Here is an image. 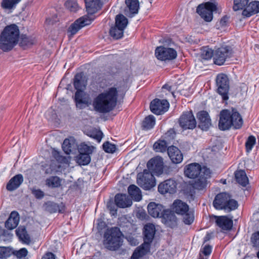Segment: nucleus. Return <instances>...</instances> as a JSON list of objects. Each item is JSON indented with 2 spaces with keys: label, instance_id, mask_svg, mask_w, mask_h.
<instances>
[{
  "label": "nucleus",
  "instance_id": "69168bd1",
  "mask_svg": "<svg viewBox=\"0 0 259 259\" xmlns=\"http://www.w3.org/2000/svg\"><path fill=\"white\" fill-rule=\"evenodd\" d=\"M229 17L227 16H224L220 21V23L221 26H225L227 25L228 20Z\"/></svg>",
  "mask_w": 259,
  "mask_h": 259
},
{
  "label": "nucleus",
  "instance_id": "6e6552de",
  "mask_svg": "<svg viewBox=\"0 0 259 259\" xmlns=\"http://www.w3.org/2000/svg\"><path fill=\"white\" fill-rule=\"evenodd\" d=\"M216 10L217 5L215 3L206 2L199 5L196 12L205 21L210 22L212 19V13Z\"/></svg>",
  "mask_w": 259,
  "mask_h": 259
},
{
  "label": "nucleus",
  "instance_id": "412c9836",
  "mask_svg": "<svg viewBox=\"0 0 259 259\" xmlns=\"http://www.w3.org/2000/svg\"><path fill=\"white\" fill-rule=\"evenodd\" d=\"M167 154L171 161L176 164L181 163L183 159V155L178 148L171 146L167 148Z\"/></svg>",
  "mask_w": 259,
  "mask_h": 259
},
{
  "label": "nucleus",
  "instance_id": "a19ab883",
  "mask_svg": "<svg viewBox=\"0 0 259 259\" xmlns=\"http://www.w3.org/2000/svg\"><path fill=\"white\" fill-rule=\"evenodd\" d=\"M124 29L115 25L112 27L110 30V35L114 39H118L123 36Z\"/></svg>",
  "mask_w": 259,
  "mask_h": 259
},
{
  "label": "nucleus",
  "instance_id": "774afa93",
  "mask_svg": "<svg viewBox=\"0 0 259 259\" xmlns=\"http://www.w3.org/2000/svg\"><path fill=\"white\" fill-rule=\"evenodd\" d=\"M162 88L163 89H166L167 90L170 91H171V86L168 85V84H164L163 87H162Z\"/></svg>",
  "mask_w": 259,
  "mask_h": 259
},
{
  "label": "nucleus",
  "instance_id": "9b49d317",
  "mask_svg": "<svg viewBox=\"0 0 259 259\" xmlns=\"http://www.w3.org/2000/svg\"><path fill=\"white\" fill-rule=\"evenodd\" d=\"M155 55L158 60L166 61L175 59L177 56V53L174 49L160 46L156 48Z\"/></svg>",
  "mask_w": 259,
  "mask_h": 259
},
{
  "label": "nucleus",
  "instance_id": "a211bd4d",
  "mask_svg": "<svg viewBox=\"0 0 259 259\" xmlns=\"http://www.w3.org/2000/svg\"><path fill=\"white\" fill-rule=\"evenodd\" d=\"M215 222L218 227L223 231L230 230L233 227V220L227 216H215Z\"/></svg>",
  "mask_w": 259,
  "mask_h": 259
},
{
  "label": "nucleus",
  "instance_id": "37998d69",
  "mask_svg": "<svg viewBox=\"0 0 259 259\" xmlns=\"http://www.w3.org/2000/svg\"><path fill=\"white\" fill-rule=\"evenodd\" d=\"M88 135L100 143L103 138V134L101 131L94 128L89 132Z\"/></svg>",
  "mask_w": 259,
  "mask_h": 259
},
{
  "label": "nucleus",
  "instance_id": "bf43d9fd",
  "mask_svg": "<svg viewBox=\"0 0 259 259\" xmlns=\"http://www.w3.org/2000/svg\"><path fill=\"white\" fill-rule=\"evenodd\" d=\"M31 193L36 198L39 199H42L45 195L44 192L40 189H36L33 188L31 189Z\"/></svg>",
  "mask_w": 259,
  "mask_h": 259
},
{
  "label": "nucleus",
  "instance_id": "f8f14e48",
  "mask_svg": "<svg viewBox=\"0 0 259 259\" xmlns=\"http://www.w3.org/2000/svg\"><path fill=\"white\" fill-rule=\"evenodd\" d=\"M147 166L150 172L153 175L159 176L163 171V158L160 156H155L148 161Z\"/></svg>",
  "mask_w": 259,
  "mask_h": 259
},
{
  "label": "nucleus",
  "instance_id": "5701e85b",
  "mask_svg": "<svg viewBox=\"0 0 259 259\" xmlns=\"http://www.w3.org/2000/svg\"><path fill=\"white\" fill-rule=\"evenodd\" d=\"M144 245H148L150 247V244L153 241L155 233V228L154 225L148 224L144 226Z\"/></svg>",
  "mask_w": 259,
  "mask_h": 259
},
{
  "label": "nucleus",
  "instance_id": "aec40b11",
  "mask_svg": "<svg viewBox=\"0 0 259 259\" xmlns=\"http://www.w3.org/2000/svg\"><path fill=\"white\" fill-rule=\"evenodd\" d=\"M197 117L199 121V127L202 130H207L211 124L208 113L206 111H200L198 112Z\"/></svg>",
  "mask_w": 259,
  "mask_h": 259
},
{
  "label": "nucleus",
  "instance_id": "8fccbe9b",
  "mask_svg": "<svg viewBox=\"0 0 259 259\" xmlns=\"http://www.w3.org/2000/svg\"><path fill=\"white\" fill-rule=\"evenodd\" d=\"M249 0H234L233 9L236 11L243 9L248 4Z\"/></svg>",
  "mask_w": 259,
  "mask_h": 259
},
{
  "label": "nucleus",
  "instance_id": "1a4fd4ad",
  "mask_svg": "<svg viewBox=\"0 0 259 259\" xmlns=\"http://www.w3.org/2000/svg\"><path fill=\"white\" fill-rule=\"evenodd\" d=\"M216 84L218 87V93L221 95L224 100L228 99V92L229 90V80L225 74L221 73L216 77Z\"/></svg>",
  "mask_w": 259,
  "mask_h": 259
},
{
  "label": "nucleus",
  "instance_id": "6ab92c4d",
  "mask_svg": "<svg viewBox=\"0 0 259 259\" xmlns=\"http://www.w3.org/2000/svg\"><path fill=\"white\" fill-rule=\"evenodd\" d=\"M126 7L124 14L130 17H133L138 13L139 9V2L138 0H125Z\"/></svg>",
  "mask_w": 259,
  "mask_h": 259
},
{
  "label": "nucleus",
  "instance_id": "bb28decb",
  "mask_svg": "<svg viewBox=\"0 0 259 259\" xmlns=\"http://www.w3.org/2000/svg\"><path fill=\"white\" fill-rule=\"evenodd\" d=\"M115 202L117 206L120 208H125L130 206L132 204V201L129 197L123 194H117L115 195Z\"/></svg>",
  "mask_w": 259,
  "mask_h": 259
},
{
  "label": "nucleus",
  "instance_id": "c85d7f7f",
  "mask_svg": "<svg viewBox=\"0 0 259 259\" xmlns=\"http://www.w3.org/2000/svg\"><path fill=\"white\" fill-rule=\"evenodd\" d=\"M259 13V1L250 2L242 11V15L246 17Z\"/></svg>",
  "mask_w": 259,
  "mask_h": 259
},
{
  "label": "nucleus",
  "instance_id": "473e14b6",
  "mask_svg": "<svg viewBox=\"0 0 259 259\" xmlns=\"http://www.w3.org/2000/svg\"><path fill=\"white\" fill-rule=\"evenodd\" d=\"M45 210L51 213L57 212L63 213L65 210L63 205H60L54 202L48 201L45 203Z\"/></svg>",
  "mask_w": 259,
  "mask_h": 259
},
{
  "label": "nucleus",
  "instance_id": "0eeeda50",
  "mask_svg": "<svg viewBox=\"0 0 259 259\" xmlns=\"http://www.w3.org/2000/svg\"><path fill=\"white\" fill-rule=\"evenodd\" d=\"M137 182L145 190H150L155 186V180L153 175L147 169H145L143 172L138 174Z\"/></svg>",
  "mask_w": 259,
  "mask_h": 259
},
{
  "label": "nucleus",
  "instance_id": "680f3d73",
  "mask_svg": "<svg viewBox=\"0 0 259 259\" xmlns=\"http://www.w3.org/2000/svg\"><path fill=\"white\" fill-rule=\"evenodd\" d=\"M211 249L212 247L209 245H205L200 251V255L201 256L202 254L205 256L209 255L211 252Z\"/></svg>",
  "mask_w": 259,
  "mask_h": 259
},
{
  "label": "nucleus",
  "instance_id": "f03ea898",
  "mask_svg": "<svg viewBox=\"0 0 259 259\" xmlns=\"http://www.w3.org/2000/svg\"><path fill=\"white\" fill-rule=\"evenodd\" d=\"M84 2L88 15L78 18L69 26L67 30L69 37H72L82 27L91 24L95 18L93 14L103 6L101 0H84Z\"/></svg>",
  "mask_w": 259,
  "mask_h": 259
},
{
  "label": "nucleus",
  "instance_id": "338daca9",
  "mask_svg": "<svg viewBox=\"0 0 259 259\" xmlns=\"http://www.w3.org/2000/svg\"><path fill=\"white\" fill-rule=\"evenodd\" d=\"M41 259H55V255L52 252H48Z\"/></svg>",
  "mask_w": 259,
  "mask_h": 259
},
{
  "label": "nucleus",
  "instance_id": "e2e57ef3",
  "mask_svg": "<svg viewBox=\"0 0 259 259\" xmlns=\"http://www.w3.org/2000/svg\"><path fill=\"white\" fill-rule=\"evenodd\" d=\"M107 208L110 211L111 215H115L117 214V209L116 206L113 204H108Z\"/></svg>",
  "mask_w": 259,
  "mask_h": 259
},
{
  "label": "nucleus",
  "instance_id": "4d7b16f0",
  "mask_svg": "<svg viewBox=\"0 0 259 259\" xmlns=\"http://www.w3.org/2000/svg\"><path fill=\"white\" fill-rule=\"evenodd\" d=\"M251 242L253 246L259 248V232L254 233L251 237Z\"/></svg>",
  "mask_w": 259,
  "mask_h": 259
},
{
  "label": "nucleus",
  "instance_id": "5fc2aeb1",
  "mask_svg": "<svg viewBox=\"0 0 259 259\" xmlns=\"http://www.w3.org/2000/svg\"><path fill=\"white\" fill-rule=\"evenodd\" d=\"M62 149L64 152L67 154H70L72 152V145L68 139H65L62 144Z\"/></svg>",
  "mask_w": 259,
  "mask_h": 259
},
{
  "label": "nucleus",
  "instance_id": "72a5a7b5",
  "mask_svg": "<svg viewBox=\"0 0 259 259\" xmlns=\"http://www.w3.org/2000/svg\"><path fill=\"white\" fill-rule=\"evenodd\" d=\"M128 193L131 198L136 201H139L142 199L141 190L135 185H131L128 187Z\"/></svg>",
  "mask_w": 259,
  "mask_h": 259
},
{
  "label": "nucleus",
  "instance_id": "13d9d810",
  "mask_svg": "<svg viewBox=\"0 0 259 259\" xmlns=\"http://www.w3.org/2000/svg\"><path fill=\"white\" fill-rule=\"evenodd\" d=\"M10 255V250L8 248L0 246V258H6Z\"/></svg>",
  "mask_w": 259,
  "mask_h": 259
},
{
  "label": "nucleus",
  "instance_id": "f257e3e1",
  "mask_svg": "<svg viewBox=\"0 0 259 259\" xmlns=\"http://www.w3.org/2000/svg\"><path fill=\"white\" fill-rule=\"evenodd\" d=\"M118 99V90L114 87H110L99 94L94 99L93 106L95 111L109 113L116 107Z\"/></svg>",
  "mask_w": 259,
  "mask_h": 259
},
{
  "label": "nucleus",
  "instance_id": "79ce46f5",
  "mask_svg": "<svg viewBox=\"0 0 259 259\" xmlns=\"http://www.w3.org/2000/svg\"><path fill=\"white\" fill-rule=\"evenodd\" d=\"M155 123V119L153 115L146 117L143 122V127L146 129L152 128Z\"/></svg>",
  "mask_w": 259,
  "mask_h": 259
},
{
  "label": "nucleus",
  "instance_id": "f704fd0d",
  "mask_svg": "<svg viewBox=\"0 0 259 259\" xmlns=\"http://www.w3.org/2000/svg\"><path fill=\"white\" fill-rule=\"evenodd\" d=\"M150 250L148 245L143 244L141 246L137 247L133 252L131 259H139L140 257L145 255Z\"/></svg>",
  "mask_w": 259,
  "mask_h": 259
},
{
  "label": "nucleus",
  "instance_id": "de8ad7c7",
  "mask_svg": "<svg viewBox=\"0 0 259 259\" xmlns=\"http://www.w3.org/2000/svg\"><path fill=\"white\" fill-rule=\"evenodd\" d=\"M65 7L70 12H76L79 9L77 2L73 0H68L65 3Z\"/></svg>",
  "mask_w": 259,
  "mask_h": 259
},
{
  "label": "nucleus",
  "instance_id": "603ef678",
  "mask_svg": "<svg viewBox=\"0 0 259 259\" xmlns=\"http://www.w3.org/2000/svg\"><path fill=\"white\" fill-rule=\"evenodd\" d=\"M103 148L106 152L109 153L115 152L117 149L115 144H112L109 142H106L103 144Z\"/></svg>",
  "mask_w": 259,
  "mask_h": 259
},
{
  "label": "nucleus",
  "instance_id": "58836bf2",
  "mask_svg": "<svg viewBox=\"0 0 259 259\" xmlns=\"http://www.w3.org/2000/svg\"><path fill=\"white\" fill-rule=\"evenodd\" d=\"M35 42V38L32 36H27L25 35L21 36L20 45L24 49L29 47Z\"/></svg>",
  "mask_w": 259,
  "mask_h": 259
},
{
  "label": "nucleus",
  "instance_id": "b1692460",
  "mask_svg": "<svg viewBox=\"0 0 259 259\" xmlns=\"http://www.w3.org/2000/svg\"><path fill=\"white\" fill-rule=\"evenodd\" d=\"M149 214L153 218H161L165 210L160 204L155 202H150L147 207Z\"/></svg>",
  "mask_w": 259,
  "mask_h": 259
},
{
  "label": "nucleus",
  "instance_id": "423d86ee",
  "mask_svg": "<svg viewBox=\"0 0 259 259\" xmlns=\"http://www.w3.org/2000/svg\"><path fill=\"white\" fill-rule=\"evenodd\" d=\"M175 134L172 130L168 131L160 139L155 142L153 146L154 150L156 152L163 153L167 151L168 145L175 138Z\"/></svg>",
  "mask_w": 259,
  "mask_h": 259
},
{
  "label": "nucleus",
  "instance_id": "2eb2a0df",
  "mask_svg": "<svg viewBox=\"0 0 259 259\" xmlns=\"http://www.w3.org/2000/svg\"><path fill=\"white\" fill-rule=\"evenodd\" d=\"M201 175L193 183V187L196 190H202L205 189L208 184V179L211 177V172L209 168L203 167Z\"/></svg>",
  "mask_w": 259,
  "mask_h": 259
},
{
  "label": "nucleus",
  "instance_id": "7c9ffc66",
  "mask_svg": "<svg viewBox=\"0 0 259 259\" xmlns=\"http://www.w3.org/2000/svg\"><path fill=\"white\" fill-rule=\"evenodd\" d=\"M19 222V215L16 211H12L5 223V227L9 230L15 228Z\"/></svg>",
  "mask_w": 259,
  "mask_h": 259
},
{
  "label": "nucleus",
  "instance_id": "ea45409f",
  "mask_svg": "<svg viewBox=\"0 0 259 259\" xmlns=\"http://www.w3.org/2000/svg\"><path fill=\"white\" fill-rule=\"evenodd\" d=\"M128 23L127 18L122 14L116 16L115 18V24L116 27H118L124 30Z\"/></svg>",
  "mask_w": 259,
  "mask_h": 259
},
{
  "label": "nucleus",
  "instance_id": "dca6fc26",
  "mask_svg": "<svg viewBox=\"0 0 259 259\" xmlns=\"http://www.w3.org/2000/svg\"><path fill=\"white\" fill-rule=\"evenodd\" d=\"M202 168L201 165L196 163H192L186 166L184 173L186 176L191 179H194L201 175Z\"/></svg>",
  "mask_w": 259,
  "mask_h": 259
},
{
  "label": "nucleus",
  "instance_id": "49530a36",
  "mask_svg": "<svg viewBox=\"0 0 259 259\" xmlns=\"http://www.w3.org/2000/svg\"><path fill=\"white\" fill-rule=\"evenodd\" d=\"M21 0H3L2 7L6 9H11L15 7Z\"/></svg>",
  "mask_w": 259,
  "mask_h": 259
},
{
  "label": "nucleus",
  "instance_id": "c03bdc74",
  "mask_svg": "<svg viewBox=\"0 0 259 259\" xmlns=\"http://www.w3.org/2000/svg\"><path fill=\"white\" fill-rule=\"evenodd\" d=\"M226 204V205L225 206V208H223V209L228 211L235 210L238 207L237 201L234 199H231L230 195L229 196V199H228Z\"/></svg>",
  "mask_w": 259,
  "mask_h": 259
},
{
  "label": "nucleus",
  "instance_id": "20e7f679",
  "mask_svg": "<svg viewBox=\"0 0 259 259\" xmlns=\"http://www.w3.org/2000/svg\"><path fill=\"white\" fill-rule=\"evenodd\" d=\"M19 30L16 24L6 26L0 35V49L4 52L11 50L17 44Z\"/></svg>",
  "mask_w": 259,
  "mask_h": 259
},
{
  "label": "nucleus",
  "instance_id": "9d476101",
  "mask_svg": "<svg viewBox=\"0 0 259 259\" xmlns=\"http://www.w3.org/2000/svg\"><path fill=\"white\" fill-rule=\"evenodd\" d=\"M232 53V49L229 46H223L218 48L214 53V63L218 65L224 64L226 59L231 57Z\"/></svg>",
  "mask_w": 259,
  "mask_h": 259
},
{
  "label": "nucleus",
  "instance_id": "4468645a",
  "mask_svg": "<svg viewBox=\"0 0 259 259\" xmlns=\"http://www.w3.org/2000/svg\"><path fill=\"white\" fill-rule=\"evenodd\" d=\"M169 103L166 100L155 99L150 103L151 111L155 114L160 115L165 112L169 108Z\"/></svg>",
  "mask_w": 259,
  "mask_h": 259
},
{
  "label": "nucleus",
  "instance_id": "2f4dec72",
  "mask_svg": "<svg viewBox=\"0 0 259 259\" xmlns=\"http://www.w3.org/2000/svg\"><path fill=\"white\" fill-rule=\"evenodd\" d=\"M172 209L177 214L183 215L189 210V206L182 201L176 200L173 203Z\"/></svg>",
  "mask_w": 259,
  "mask_h": 259
},
{
  "label": "nucleus",
  "instance_id": "052dcab7",
  "mask_svg": "<svg viewBox=\"0 0 259 259\" xmlns=\"http://www.w3.org/2000/svg\"><path fill=\"white\" fill-rule=\"evenodd\" d=\"M28 253L27 250L23 248L20 249V250L16 251L15 252V255L19 258H22L23 257H25Z\"/></svg>",
  "mask_w": 259,
  "mask_h": 259
},
{
  "label": "nucleus",
  "instance_id": "c756f323",
  "mask_svg": "<svg viewBox=\"0 0 259 259\" xmlns=\"http://www.w3.org/2000/svg\"><path fill=\"white\" fill-rule=\"evenodd\" d=\"M87 84V79L82 72L77 73L74 78V87L76 90H84Z\"/></svg>",
  "mask_w": 259,
  "mask_h": 259
},
{
  "label": "nucleus",
  "instance_id": "0e129e2a",
  "mask_svg": "<svg viewBox=\"0 0 259 259\" xmlns=\"http://www.w3.org/2000/svg\"><path fill=\"white\" fill-rule=\"evenodd\" d=\"M54 155L57 161H59L61 162H65L66 159L64 157L60 156L58 152L55 151Z\"/></svg>",
  "mask_w": 259,
  "mask_h": 259
},
{
  "label": "nucleus",
  "instance_id": "09e8293b",
  "mask_svg": "<svg viewBox=\"0 0 259 259\" xmlns=\"http://www.w3.org/2000/svg\"><path fill=\"white\" fill-rule=\"evenodd\" d=\"M214 52L208 47H203L202 50L201 56L203 59L208 60L211 58L212 57H214Z\"/></svg>",
  "mask_w": 259,
  "mask_h": 259
},
{
  "label": "nucleus",
  "instance_id": "864d4df0",
  "mask_svg": "<svg viewBox=\"0 0 259 259\" xmlns=\"http://www.w3.org/2000/svg\"><path fill=\"white\" fill-rule=\"evenodd\" d=\"M256 142L255 138L253 136H250L246 143H245V147L246 149V151L247 152H249L252 149L253 146L255 145Z\"/></svg>",
  "mask_w": 259,
  "mask_h": 259
},
{
  "label": "nucleus",
  "instance_id": "cd10ccee",
  "mask_svg": "<svg viewBox=\"0 0 259 259\" xmlns=\"http://www.w3.org/2000/svg\"><path fill=\"white\" fill-rule=\"evenodd\" d=\"M84 90H77L74 96L76 106L79 109H83L89 104L88 99L84 97Z\"/></svg>",
  "mask_w": 259,
  "mask_h": 259
},
{
  "label": "nucleus",
  "instance_id": "39448f33",
  "mask_svg": "<svg viewBox=\"0 0 259 259\" xmlns=\"http://www.w3.org/2000/svg\"><path fill=\"white\" fill-rule=\"evenodd\" d=\"M122 233L117 227L111 228L105 233L103 244L110 250H116L122 245Z\"/></svg>",
  "mask_w": 259,
  "mask_h": 259
},
{
  "label": "nucleus",
  "instance_id": "f3484780",
  "mask_svg": "<svg viewBox=\"0 0 259 259\" xmlns=\"http://www.w3.org/2000/svg\"><path fill=\"white\" fill-rule=\"evenodd\" d=\"M158 189L159 192L161 194L175 193L177 190V183L172 179L165 180L159 185Z\"/></svg>",
  "mask_w": 259,
  "mask_h": 259
},
{
  "label": "nucleus",
  "instance_id": "7ed1b4c3",
  "mask_svg": "<svg viewBox=\"0 0 259 259\" xmlns=\"http://www.w3.org/2000/svg\"><path fill=\"white\" fill-rule=\"evenodd\" d=\"M242 118L236 109H225L221 111L218 124L219 128L221 130H228L232 126L235 129H238L242 126Z\"/></svg>",
  "mask_w": 259,
  "mask_h": 259
},
{
  "label": "nucleus",
  "instance_id": "ddd939ff",
  "mask_svg": "<svg viewBox=\"0 0 259 259\" xmlns=\"http://www.w3.org/2000/svg\"><path fill=\"white\" fill-rule=\"evenodd\" d=\"M179 124L184 130L194 128L196 126V121L192 112H184L179 118Z\"/></svg>",
  "mask_w": 259,
  "mask_h": 259
},
{
  "label": "nucleus",
  "instance_id": "a18cd8bd",
  "mask_svg": "<svg viewBox=\"0 0 259 259\" xmlns=\"http://www.w3.org/2000/svg\"><path fill=\"white\" fill-rule=\"evenodd\" d=\"M77 160L80 165H87L91 161V157L90 155L79 153Z\"/></svg>",
  "mask_w": 259,
  "mask_h": 259
},
{
  "label": "nucleus",
  "instance_id": "4be33fe9",
  "mask_svg": "<svg viewBox=\"0 0 259 259\" xmlns=\"http://www.w3.org/2000/svg\"><path fill=\"white\" fill-rule=\"evenodd\" d=\"M161 218H162V222L167 227L173 228L177 226V219L175 214L172 211L165 210Z\"/></svg>",
  "mask_w": 259,
  "mask_h": 259
},
{
  "label": "nucleus",
  "instance_id": "4c0bfd02",
  "mask_svg": "<svg viewBox=\"0 0 259 259\" xmlns=\"http://www.w3.org/2000/svg\"><path fill=\"white\" fill-rule=\"evenodd\" d=\"M46 185L51 188H58L61 186V180L57 176H52L46 180Z\"/></svg>",
  "mask_w": 259,
  "mask_h": 259
},
{
  "label": "nucleus",
  "instance_id": "3c124183",
  "mask_svg": "<svg viewBox=\"0 0 259 259\" xmlns=\"http://www.w3.org/2000/svg\"><path fill=\"white\" fill-rule=\"evenodd\" d=\"M94 149L95 147L94 146H89L87 144H82L80 145L78 150L80 153L90 155L93 153Z\"/></svg>",
  "mask_w": 259,
  "mask_h": 259
},
{
  "label": "nucleus",
  "instance_id": "e433bc0d",
  "mask_svg": "<svg viewBox=\"0 0 259 259\" xmlns=\"http://www.w3.org/2000/svg\"><path fill=\"white\" fill-rule=\"evenodd\" d=\"M235 176L236 181L241 185L246 186L248 184V179L244 170L236 171Z\"/></svg>",
  "mask_w": 259,
  "mask_h": 259
},
{
  "label": "nucleus",
  "instance_id": "6e6d98bb",
  "mask_svg": "<svg viewBox=\"0 0 259 259\" xmlns=\"http://www.w3.org/2000/svg\"><path fill=\"white\" fill-rule=\"evenodd\" d=\"M183 215V222L185 224L191 225L193 222L194 217L193 212L188 210Z\"/></svg>",
  "mask_w": 259,
  "mask_h": 259
},
{
  "label": "nucleus",
  "instance_id": "a878e982",
  "mask_svg": "<svg viewBox=\"0 0 259 259\" xmlns=\"http://www.w3.org/2000/svg\"><path fill=\"white\" fill-rule=\"evenodd\" d=\"M229 194L227 193H222L218 194L213 200V206L217 209H223L225 208Z\"/></svg>",
  "mask_w": 259,
  "mask_h": 259
},
{
  "label": "nucleus",
  "instance_id": "393cba45",
  "mask_svg": "<svg viewBox=\"0 0 259 259\" xmlns=\"http://www.w3.org/2000/svg\"><path fill=\"white\" fill-rule=\"evenodd\" d=\"M24 179L22 175L17 174L12 177L8 182L6 189L9 191H13L18 189L23 182Z\"/></svg>",
  "mask_w": 259,
  "mask_h": 259
},
{
  "label": "nucleus",
  "instance_id": "c9c22d12",
  "mask_svg": "<svg viewBox=\"0 0 259 259\" xmlns=\"http://www.w3.org/2000/svg\"><path fill=\"white\" fill-rule=\"evenodd\" d=\"M16 234L21 240L24 243H29L30 239L29 235L27 234L26 229L24 227L20 226L16 230Z\"/></svg>",
  "mask_w": 259,
  "mask_h": 259
}]
</instances>
